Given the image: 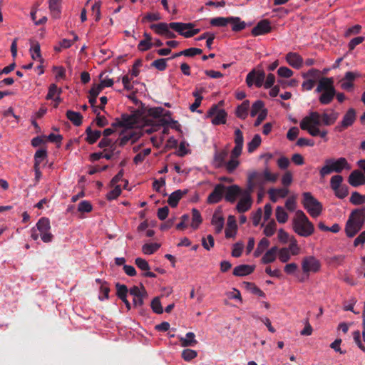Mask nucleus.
Listing matches in <instances>:
<instances>
[{"label": "nucleus", "instance_id": "61", "mask_svg": "<svg viewBox=\"0 0 365 365\" xmlns=\"http://www.w3.org/2000/svg\"><path fill=\"white\" fill-rule=\"evenodd\" d=\"M121 194V188L120 185H115L114 188L108 192L106 195V198L108 200H113L116 199Z\"/></svg>", "mask_w": 365, "mask_h": 365}, {"label": "nucleus", "instance_id": "18", "mask_svg": "<svg viewBox=\"0 0 365 365\" xmlns=\"http://www.w3.org/2000/svg\"><path fill=\"white\" fill-rule=\"evenodd\" d=\"M225 190V185L217 184L215 186L212 192L208 195L207 202L210 204L219 202L223 197Z\"/></svg>", "mask_w": 365, "mask_h": 365}, {"label": "nucleus", "instance_id": "55", "mask_svg": "<svg viewBox=\"0 0 365 365\" xmlns=\"http://www.w3.org/2000/svg\"><path fill=\"white\" fill-rule=\"evenodd\" d=\"M46 156L47 153L46 150H38L34 155V165H40Z\"/></svg>", "mask_w": 365, "mask_h": 365}, {"label": "nucleus", "instance_id": "15", "mask_svg": "<svg viewBox=\"0 0 365 365\" xmlns=\"http://www.w3.org/2000/svg\"><path fill=\"white\" fill-rule=\"evenodd\" d=\"M243 191H245V189L241 188L237 185H232L230 186H225V200L230 202V203H234L236 202L237 197H240V196L242 194Z\"/></svg>", "mask_w": 365, "mask_h": 365}, {"label": "nucleus", "instance_id": "64", "mask_svg": "<svg viewBox=\"0 0 365 365\" xmlns=\"http://www.w3.org/2000/svg\"><path fill=\"white\" fill-rule=\"evenodd\" d=\"M354 340L357 344L358 347L364 352H365V346L363 344L362 336L359 331H356L353 333Z\"/></svg>", "mask_w": 365, "mask_h": 365}, {"label": "nucleus", "instance_id": "42", "mask_svg": "<svg viewBox=\"0 0 365 365\" xmlns=\"http://www.w3.org/2000/svg\"><path fill=\"white\" fill-rule=\"evenodd\" d=\"M262 140L259 135L256 134L252 140L247 143V150L249 153L255 151L261 144Z\"/></svg>", "mask_w": 365, "mask_h": 365}, {"label": "nucleus", "instance_id": "1", "mask_svg": "<svg viewBox=\"0 0 365 365\" xmlns=\"http://www.w3.org/2000/svg\"><path fill=\"white\" fill-rule=\"evenodd\" d=\"M338 118L339 113L331 108L324 110L321 114L317 111H311L302 119L299 125L302 130L307 131L310 135L319 136L324 141H327L328 130L320 129L319 126H330L335 123Z\"/></svg>", "mask_w": 365, "mask_h": 365}, {"label": "nucleus", "instance_id": "21", "mask_svg": "<svg viewBox=\"0 0 365 365\" xmlns=\"http://www.w3.org/2000/svg\"><path fill=\"white\" fill-rule=\"evenodd\" d=\"M348 182L352 187H355L364 185L365 175L361 171L355 170L349 175Z\"/></svg>", "mask_w": 365, "mask_h": 365}, {"label": "nucleus", "instance_id": "32", "mask_svg": "<svg viewBox=\"0 0 365 365\" xmlns=\"http://www.w3.org/2000/svg\"><path fill=\"white\" fill-rule=\"evenodd\" d=\"M269 246V241L266 237L260 240L257 244V248L254 252V257H259L263 252H264Z\"/></svg>", "mask_w": 365, "mask_h": 365}, {"label": "nucleus", "instance_id": "30", "mask_svg": "<svg viewBox=\"0 0 365 365\" xmlns=\"http://www.w3.org/2000/svg\"><path fill=\"white\" fill-rule=\"evenodd\" d=\"M180 341L183 347L195 346L197 343L193 332H187L185 337H180Z\"/></svg>", "mask_w": 365, "mask_h": 365}, {"label": "nucleus", "instance_id": "59", "mask_svg": "<svg viewBox=\"0 0 365 365\" xmlns=\"http://www.w3.org/2000/svg\"><path fill=\"white\" fill-rule=\"evenodd\" d=\"M244 248V244L242 242H238L233 245L232 250V256L234 257H239L241 256Z\"/></svg>", "mask_w": 365, "mask_h": 365}, {"label": "nucleus", "instance_id": "39", "mask_svg": "<svg viewBox=\"0 0 365 365\" xmlns=\"http://www.w3.org/2000/svg\"><path fill=\"white\" fill-rule=\"evenodd\" d=\"M275 216L279 223L284 224L288 220V214L285 211L284 208L281 206L277 207Z\"/></svg>", "mask_w": 365, "mask_h": 365}, {"label": "nucleus", "instance_id": "13", "mask_svg": "<svg viewBox=\"0 0 365 365\" xmlns=\"http://www.w3.org/2000/svg\"><path fill=\"white\" fill-rule=\"evenodd\" d=\"M140 137V133L132 129H128L123 131L118 140L115 141V144H118L120 146L126 145L128 143L131 144L135 143Z\"/></svg>", "mask_w": 365, "mask_h": 365}, {"label": "nucleus", "instance_id": "37", "mask_svg": "<svg viewBox=\"0 0 365 365\" xmlns=\"http://www.w3.org/2000/svg\"><path fill=\"white\" fill-rule=\"evenodd\" d=\"M202 222V217L200 212L196 208L192 210V222L190 224L193 230H197Z\"/></svg>", "mask_w": 365, "mask_h": 365}, {"label": "nucleus", "instance_id": "48", "mask_svg": "<svg viewBox=\"0 0 365 365\" xmlns=\"http://www.w3.org/2000/svg\"><path fill=\"white\" fill-rule=\"evenodd\" d=\"M246 288L250 290L252 294H256L262 298H265V293L257 287L255 284L251 282L245 283Z\"/></svg>", "mask_w": 365, "mask_h": 365}, {"label": "nucleus", "instance_id": "54", "mask_svg": "<svg viewBox=\"0 0 365 365\" xmlns=\"http://www.w3.org/2000/svg\"><path fill=\"white\" fill-rule=\"evenodd\" d=\"M342 182H343V177L341 175H334L331 178V180H330V187L334 191L342 185H341Z\"/></svg>", "mask_w": 365, "mask_h": 365}, {"label": "nucleus", "instance_id": "11", "mask_svg": "<svg viewBox=\"0 0 365 365\" xmlns=\"http://www.w3.org/2000/svg\"><path fill=\"white\" fill-rule=\"evenodd\" d=\"M252 194V192L245 188V191L240 196V200L236 205V210L238 212L244 213L251 208L253 203Z\"/></svg>", "mask_w": 365, "mask_h": 365}, {"label": "nucleus", "instance_id": "45", "mask_svg": "<svg viewBox=\"0 0 365 365\" xmlns=\"http://www.w3.org/2000/svg\"><path fill=\"white\" fill-rule=\"evenodd\" d=\"M277 230V223L274 220H271L264 227V234L267 237L272 236Z\"/></svg>", "mask_w": 365, "mask_h": 365}, {"label": "nucleus", "instance_id": "36", "mask_svg": "<svg viewBox=\"0 0 365 365\" xmlns=\"http://www.w3.org/2000/svg\"><path fill=\"white\" fill-rule=\"evenodd\" d=\"M86 141L89 144H93L101 137V132L100 130H93L90 127L86 130Z\"/></svg>", "mask_w": 365, "mask_h": 365}, {"label": "nucleus", "instance_id": "43", "mask_svg": "<svg viewBox=\"0 0 365 365\" xmlns=\"http://www.w3.org/2000/svg\"><path fill=\"white\" fill-rule=\"evenodd\" d=\"M30 53L31 58L35 61H39L42 62V58L41 55L40 45L38 43H34L31 48Z\"/></svg>", "mask_w": 365, "mask_h": 365}, {"label": "nucleus", "instance_id": "17", "mask_svg": "<svg viewBox=\"0 0 365 365\" xmlns=\"http://www.w3.org/2000/svg\"><path fill=\"white\" fill-rule=\"evenodd\" d=\"M211 225L215 233L219 234L222 231L225 225V217L221 208H217L214 212L211 219Z\"/></svg>", "mask_w": 365, "mask_h": 365}, {"label": "nucleus", "instance_id": "41", "mask_svg": "<svg viewBox=\"0 0 365 365\" xmlns=\"http://www.w3.org/2000/svg\"><path fill=\"white\" fill-rule=\"evenodd\" d=\"M61 93L62 90L61 88H58V86L54 83L51 84L46 98L47 100L54 99L56 96H61Z\"/></svg>", "mask_w": 365, "mask_h": 365}, {"label": "nucleus", "instance_id": "8", "mask_svg": "<svg viewBox=\"0 0 365 365\" xmlns=\"http://www.w3.org/2000/svg\"><path fill=\"white\" fill-rule=\"evenodd\" d=\"M173 29L185 38H190L200 32L199 29H193L192 23L173 22Z\"/></svg>", "mask_w": 365, "mask_h": 365}, {"label": "nucleus", "instance_id": "57", "mask_svg": "<svg viewBox=\"0 0 365 365\" xmlns=\"http://www.w3.org/2000/svg\"><path fill=\"white\" fill-rule=\"evenodd\" d=\"M165 109L161 107H156L149 109L148 114L150 116L153 117L155 119V122L163 115L165 112Z\"/></svg>", "mask_w": 365, "mask_h": 365}, {"label": "nucleus", "instance_id": "4", "mask_svg": "<svg viewBox=\"0 0 365 365\" xmlns=\"http://www.w3.org/2000/svg\"><path fill=\"white\" fill-rule=\"evenodd\" d=\"M350 169L351 165L345 158H328L325 160L324 165L321 168L319 175L324 178L333 172L340 173L344 170H349Z\"/></svg>", "mask_w": 365, "mask_h": 365}, {"label": "nucleus", "instance_id": "14", "mask_svg": "<svg viewBox=\"0 0 365 365\" xmlns=\"http://www.w3.org/2000/svg\"><path fill=\"white\" fill-rule=\"evenodd\" d=\"M129 294L133 296L134 307H141L143 304V299L147 296L146 290L143 286H134L129 289Z\"/></svg>", "mask_w": 365, "mask_h": 365}, {"label": "nucleus", "instance_id": "25", "mask_svg": "<svg viewBox=\"0 0 365 365\" xmlns=\"http://www.w3.org/2000/svg\"><path fill=\"white\" fill-rule=\"evenodd\" d=\"M237 226L234 216L230 215L227 218V227L225 228V237L227 238L234 237L237 234Z\"/></svg>", "mask_w": 365, "mask_h": 365}, {"label": "nucleus", "instance_id": "60", "mask_svg": "<svg viewBox=\"0 0 365 365\" xmlns=\"http://www.w3.org/2000/svg\"><path fill=\"white\" fill-rule=\"evenodd\" d=\"M335 195L339 199H344L349 194L348 187L345 185H342L336 190H334Z\"/></svg>", "mask_w": 365, "mask_h": 365}, {"label": "nucleus", "instance_id": "10", "mask_svg": "<svg viewBox=\"0 0 365 365\" xmlns=\"http://www.w3.org/2000/svg\"><path fill=\"white\" fill-rule=\"evenodd\" d=\"M302 272L309 274V273H317L321 269V262L314 256L304 257L302 260Z\"/></svg>", "mask_w": 365, "mask_h": 365}, {"label": "nucleus", "instance_id": "44", "mask_svg": "<svg viewBox=\"0 0 365 365\" xmlns=\"http://www.w3.org/2000/svg\"><path fill=\"white\" fill-rule=\"evenodd\" d=\"M350 202L355 205H362L365 203V195H362L355 191L351 193L350 197Z\"/></svg>", "mask_w": 365, "mask_h": 365}, {"label": "nucleus", "instance_id": "31", "mask_svg": "<svg viewBox=\"0 0 365 365\" xmlns=\"http://www.w3.org/2000/svg\"><path fill=\"white\" fill-rule=\"evenodd\" d=\"M264 183L272 182L274 183L279 178V173H272L268 168H265L262 172Z\"/></svg>", "mask_w": 365, "mask_h": 365}, {"label": "nucleus", "instance_id": "58", "mask_svg": "<svg viewBox=\"0 0 365 365\" xmlns=\"http://www.w3.org/2000/svg\"><path fill=\"white\" fill-rule=\"evenodd\" d=\"M197 356L196 351L192 349H186L182 352V357L185 361H189L195 359Z\"/></svg>", "mask_w": 365, "mask_h": 365}, {"label": "nucleus", "instance_id": "9", "mask_svg": "<svg viewBox=\"0 0 365 365\" xmlns=\"http://www.w3.org/2000/svg\"><path fill=\"white\" fill-rule=\"evenodd\" d=\"M227 113L224 109H220L217 105H213L207 111L206 117L211 118V122L213 125L225 124L227 121Z\"/></svg>", "mask_w": 365, "mask_h": 365}, {"label": "nucleus", "instance_id": "7", "mask_svg": "<svg viewBox=\"0 0 365 365\" xmlns=\"http://www.w3.org/2000/svg\"><path fill=\"white\" fill-rule=\"evenodd\" d=\"M264 182L263 180V176L262 173H259L257 170H252L247 174V180H246V189L250 190L251 192H254L255 189L261 191L264 190Z\"/></svg>", "mask_w": 365, "mask_h": 365}, {"label": "nucleus", "instance_id": "22", "mask_svg": "<svg viewBox=\"0 0 365 365\" xmlns=\"http://www.w3.org/2000/svg\"><path fill=\"white\" fill-rule=\"evenodd\" d=\"M270 23L268 20L260 21L252 30V34L255 36L266 34L271 31Z\"/></svg>", "mask_w": 365, "mask_h": 365}, {"label": "nucleus", "instance_id": "12", "mask_svg": "<svg viewBox=\"0 0 365 365\" xmlns=\"http://www.w3.org/2000/svg\"><path fill=\"white\" fill-rule=\"evenodd\" d=\"M356 110L352 108L348 109L344 115L341 121L335 126V130L339 133L344 131L354 124L356 120Z\"/></svg>", "mask_w": 365, "mask_h": 365}, {"label": "nucleus", "instance_id": "51", "mask_svg": "<svg viewBox=\"0 0 365 365\" xmlns=\"http://www.w3.org/2000/svg\"><path fill=\"white\" fill-rule=\"evenodd\" d=\"M264 109V103L262 101H255L252 106L251 111H250V115L252 117H255L257 114H259L262 110Z\"/></svg>", "mask_w": 365, "mask_h": 365}, {"label": "nucleus", "instance_id": "29", "mask_svg": "<svg viewBox=\"0 0 365 365\" xmlns=\"http://www.w3.org/2000/svg\"><path fill=\"white\" fill-rule=\"evenodd\" d=\"M172 23H159L157 24H152L150 29H153L157 34L164 36L168 29H173Z\"/></svg>", "mask_w": 365, "mask_h": 365}, {"label": "nucleus", "instance_id": "50", "mask_svg": "<svg viewBox=\"0 0 365 365\" xmlns=\"http://www.w3.org/2000/svg\"><path fill=\"white\" fill-rule=\"evenodd\" d=\"M240 162L237 158L231 157L230 160L226 162L223 167L226 168L228 173H232L236 170Z\"/></svg>", "mask_w": 365, "mask_h": 365}, {"label": "nucleus", "instance_id": "24", "mask_svg": "<svg viewBox=\"0 0 365 365\" xmlns=\"http://www.w3.org/2000/svg\"><path fill=\"white\" fill-rule=\"evenodd\" d=\"M287 62L293 68L299 69L303 65V58L297 53L289 52L286 55Z\"/></svg>", "mask_w": 365, "mask_h": 365}, {"label": "nucleus", "instance_id": "23", "mask_svg": "<svg viewBox=\"0 0 365 365\" xmlns=\"http://www.w3.org/2000/svg\"><path fill=\"white\" fill-rule=\"evenodd\" d=\"M228 155V151L226 149H223L219 151H215L212 160V165L215 168H222L226 161V158Z\"/></svg>", "mask_w": 365, "mask_h": 365}, {"label": "nucleus", "instance_id": "53", "mask_svg": "<svg viewBox=\"0 0 365 365\" xmlns=\"http://www.w3.org/2000/svg\"><path fill=\"white\" fill-rule=\"evenodd\" d=\"M293 181V175L290 171H286L281 179L282 185L284 187L288 188Z\"/></svg>", "mask_w": 365, "mask_h": 365}, {"label": "nucleus", "instance_id": "63", "mask_svg": "<svg viewBox=\"0 0 365 365\" xmlns=\"http://www.w3.org/2000/svg\"><path fill=\"white\" fill-rule=\"evenodd\" d=\"M92 208V205L87 200L81 201L78 206V210L81 212H90Z\"/></svg>", "mask_w": 365, "mask_h": 365}, {"label": "nucleus", "instance_id": "52", "mask_svg": "<svg viewBox=\"0 0 365 365\" xmlns=\"http://www.w3.org/2000/svg\"><path fill=\"white\" fill-rule=\"evenodd\" d=\"M230 17H217L210 20V24L213 26H225L229 24Z\"/></svg>", "mask_w": 365, "mask_h": 365}, {"label": "nucleus", "instance_id": "34", "mask_svg": "<svg viewBox=\"0 0 365 365\" xmlns=\"http://www.w3.org/2000/svg\"><path fill=\"white\" fill-rule=\"evenodd\" d=\"M250 101L247 100L244 101L242 104L237 108L236 115L241 119H245L248 115Z\"/></svg>", "mask_w": 365, "mask_h": 365}, {"label": "nucleus", "instance_id": "33", "mask_svg": "<svg viewBox=\"0 0 365 365\" xmlns=\"http://www.w3.org/2000/svg\"><path fill=\"white\" fill-rule=\"evenodd\" d=\"M335 95L336 90L322 91L319 97V101L322 105H328L333 101Z\"/></svg>", "mask_w": 365, "mask_h": 365}, {"label": "nucleus", "instance_id": "20", "mask_svg": "<svg viewBox=\"0 0 365 365\" xmlns=\"http://www.w3.org/2000/svg\"><path fill=\"white\" fill-rule=\"evenodd\" d=\"M327 91H335L334 86V78L328 77H322L319 79L317 88L315 89L316 93H321Z\"/></svg>", "mask_w": 365, "mask_h": 365}, {"label": "nucleus", "instance_id": "6", "mask_svg": "<svg viewBox=\"0 0 365 365\" xmlns=\"http://www.w3.org/2000/svg\"><path fill=\"white\" fill-rule=\"evenodd\" d=\"M302 197V205L309 215L314 218L319 217L323 210L322 203L309 192H304Z\"/></svg>", "mask_w": 365, "mask_h": 365}, {"label": "nucleus", "instance_id": "49", "mask_svg": "<svg viewBox=\"0 0 365 365\" xmlns=\"http://www.w3.org/2000/svg\"><path fill=\"white\" fill-rule=\"evenodd\" d=\"M289 251L292 254V255H297L300 252V248L298 245L297 241L294 236H291V240H289Z\"/></svg>", "mask_w": 365, "mask_h": 365}, {"label": "nucleus", "instance_id": "38", "mask_svg": "<svg viewBox=\"0 0 365 365\" xmlns=\"http://www.w3.org/2000/svg\"><path fill=\"white\" fill-rule=\"evenodd\" d=\"M184 193L185 192L180 190H178L172 192L168 197V204L173 207H176L180 200L182 197Z\"/></svg>", "mask_w": 365, "mask_h": 365}, {"label": "nucleus", "instance_id": "40", "mask_svg": "<svg viewBox=\"0 0 365 365\" xmlns=\"http://www.w3.org/2000/svg\"><path fill=\"white\" fill-rule=\"evenodd\" d=\"M229 24H231L232 29L234 31L243 30L246 26L245 23L240 21L239 17H230Z\"/></svg>", "mask_w": 365, "mask_h": 365}, {"label": "nucleus", "instance_id": "47", "mask_svg": "<svg viewBox=\"0 0 365 365\" xmlns=\"http://www.w3.org/2000/svg\"><path fill=\"white\" fill-rule=\"evenodd\" d=\"M160 248L158 243H148L142 247V251L145 255H152Z\"/></svg>", "mask_w": 365, "mask_h": 365}, {"label": "nucleus", "instance_id": "26", "mask_svg": "<svg viewBox=\"0 0 365 365\" xmlns=\"http://www.w3.org/2000/svg\"><path fill=\"white\" fill-rule=\"evenodd\" d=\"M278 247L277 246L272 247L267 250L261 259L262 264H267L275 261L277 255Z\"/></svg>", "mask_w": 365, "mask_h": 365}, {"label": "nucleus", "instance_id": "56", "mask_svg": "<svg viewBox=\"0 0 365 365\" xmlns=\"http://www.w3.org/2000/svg\"><path fill=\"white\" fill-rule=\"evenodd\" d=\"M119 153H120L119 150H115V143H113L112 145H110V148L104 149L103 153V158H104L107 160H110L115 155H118Z\"/></svg>", "mask_w": 365, "mask_h": 365}, {"label": "nucleus", "instance_id": "3", "mask_svg": "<svg viewBox=\"0 0 365 365\" xmlns=\"http://www.w3.org/2000/svg\"><path fill=\"white\" fill-rule=\"evenodd\" d=\"M365 223V208L354 210L349 215L345 225L348 237H353L361 230Z\"/></svg>", "mask_w": 365, "mask_h": 365}, {"label": "nucleus", "instance_id": "16", "mask_svg": "<svg viewBox=\"0 0 365 365\" xmlns=\"http://www.w3.org/2000/svg\"><path fill=\"white\" fill-rule=\"evenodd\" d=\"M265 78V73L263 71H255L252 70L246 77V83L249 87H251L254 83L258 88L263 85Z\"/></svg>", "mask_w": 365, "mask_h": 365}, {"label": "nucleus", "instance_id": "28", "mask_svg": "<svg viewBox=\"0 0 365 365\" xmlns=\"http://www.w3.org/2000/svg\"><path fill=\"white\" fill-rule=\"evenodd\" d=\"M254 269V266L242 264L234 268L233 274L235 276L242 277L251 274Z\"/></svg>", "mask_w": 365, "mask_h": 365}, {"label": "nucleus", "instance_id": "27", "mask_svg": "<svg viewBox=\"0 0 365 365\" xmlns=\"http://www.w3.org/2000/svg\"><path fill=\"white\" fill-rule=\"evenodd\" d=\"M155 123H156L155 127H157V126L165 127L170 124H177L178 123V122L176 120H173V118H171V113L169 110H165V112L163 113V115L161 117H160L156 120Z\"/></svg>", "mask_w": 365, "mask_h": 365}, {"label": "nucleus", "instance_id": "19", "mask_svg": "<svg viewBox=\"0 0 365 365\" xmlns=\"http://www.w3.org/2000/svg\"><path fill=\"white\" fill-rule=\"evenodd\" d=\"M272 202H276L279 199L286 197L289 194V189L287 187L270 188L267 192Z\"/></svg>", "mask_w": 365, "mask_h": 365}, {"label": "nucleus", "instance_id": "46", "mask_svg": "<svg viewBox=\"0 0 365 365\" xmlns=\"http://www.w3.org/2000/svg\"><path fill=\"white\" fill-rule=\"evenodd\" d=\"M277 254L279 261L282 263L288 262L290 259L292 255L289 251V249H287V247H283L278 250Z\"/></svg>", "mask_w": 365, "mask_h": 365}, {"label": "nucleus", "instance_id": "2", "mask_svg": "<svg viewBox=\"0 0 365 365\" xmlns=\"http://www.w3.org/2000/svg\"><path fill=\"white\" fill-rule=\"evenodd\" d=\"M292 228L302 237H309L314 232V226L302 210H297L292 219Z\"/></svg>", "mask_w": 365, "mask_h": 365}, {"label": "nucleus", "instance_id": "35", "mask_svg": "<svg viewBox=\"0 0 365 365\" xmlns=\"http://www.w3.org/2000/svg\"><path fill=\"white\" fill-rule=\"evenodd\" d=\"M67 118L76 126H79L82 123V115L78 112L68 110L66 112Z\"/></svg>", "mask_w": 365, "mask_h": 365}, {"label": "nucleus", "instance_id": "5", "mask_svg": "<svg viewBox=\"0 0 365 365\" xmlns=\"http://www.w3.org/2000/svg\"><path fill=\"white\" fill-rule=\"evenodd\" d=\"M50 221L46 217H41L31 232V237L34 240L41 237L43 242L48 243L53 240V235L51 232Z\"/></svg>", "mask_w": 365, "mask_h": 365}, {"label": "nucleus", "instance_id": "62", "mask_svg": "<svg viewBox=\"0 0 365 365\" xmlns=\"http://www.w3.org/2000/svg\"><path fill=\"white\" fill-rule=\"evenodd\" d=\"M214 245L215 240L211 235H207L206 238L204 237L202 239V245L207 250H210V249L213 247Z\"/></svg>", "mask_w": 365, "mask_h": 365}]
</instances>
